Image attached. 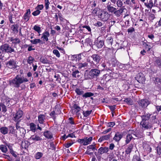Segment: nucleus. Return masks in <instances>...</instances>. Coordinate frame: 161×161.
<instances>
[{"instance_id":"nucleus-60","label":"nucleus","mask_w":161,"mask_h":161,"mask_svg":"<svg viewBox=\"0 0 161 161\" xmlns=\"http://www.w3.org/2000/svg\"><path fill=\"white\" fill-rule=\"evenodd\" d=\"M20 121H16L15 122H16V124H15V127H16V129L18 131L21 128H22V127H21L19 125V123Z\"/></svg>"},{"instance_id":"nucleus-7","label":"nucleus","mask_w":161,"mask_h":161,"mask_svg":"<svg viewBox=\"0 0 161 161\" xmlns=\"http://www.w3.org/2000/svg\"><path fill=\"white\" fill-rule=\"evenodd\" d=\"M140 125L142 126V129L144 130L150 129L152 127V124L149 121L142 120L140 123Z\"/></svg>"},{"instance_id":"nucleus-61","label":"nucleus","mask_w":161,"mask_h":161,"mask_svg":"<svg viewBox=\"0 0 161 161\" xmlns=\"http://www.w3.org/2000/svg\"><path fill=\"white\" fill-rule=\"evenodd\" d=\"M110 109V111L112 113L114 112L115 109V108L116 107V105H108L107 106Z\"/></svg>"},{"instance_id":"nucleus-22","label":"nucleus","mask_w":161,"mask_h":161,"mask_svg":"<svg viewBox=\"0 0 161 161\" xmlns=\"http://www.w3.org/2000/svg\"><path fill=\"white\" fill-rule=\"evenodd\" d=\"M113 51L110 48H107L105 49V58H108L111 57L113 54Z\"/></svg>"},{"instance_id":"nucleus-3","label":"nucleus","mask_w":161,"mask_h":161,"mask_svg":"<svg viewBox=\"0 0 161 161\" xmlns=\"http://www.w3.org/2000/svg\"><path fill=\"white\" fill-rule=\"evenodd\" d=\"M0 49L4 54L5 53L10 54L16 52L14 49L7 43H4L1 45L0 47Z\"/></svg>"},{"instance_id":"nucleus-58","label":"nucleus","mask_w":161,"mask_h":161,"mask_svg":"<svg viewBox=\"0 0 161 161\" xmlns=\"http://www.w3.org/2000/svg\"><path fill=\"white\" fill-rule=\"evenodd\" d=\"M41 28L40 26L37 25H35L33 27V29L38 33H40L41 32Z\"/></svg>"},{"instance_id":"nucleus-19","label":"nucleus","mask_w":161,"mask_h":161,"mask_svg":"<svg viewBox=\"0 0 161 161\" xmlns=\"http://www.w3.org/2000/svg\"><path fill=\"white\" fill-rule=\"evenodd\" d=\"M19 25L18 24H14L10 26V28L12 32L14 34H17L19 32L18 28Z\"/></svg>"},{"instance_id":"nucleus-12","label":"nucleus","mask_w":161,"mask_h":161,"mask_svg":"<svg viewBox=\"0 0 161 161\" xmlns=\"http://www.w3.org/2000/svg\"><path fill=\"white\" fill-rule=\"evenodd\" d=\"M107 63H108L109 65L111 66L112 67H115L119 64V62L115 58H113L107 62Z\"/></svg>"},{"instance_id":"nucleus-37","label":"nucleus","mask_w":161,"mask_h":161,"mask_svg":"<svg viewBox=\"0 0 161 161\" xmlns=\"http://www.w3.org/2000/svg\"><path fill=\"white\" fill-rule=\"evenodd\" d=\"M40 61L42 63L45 64H49V62L47 58L45 57H41L40 59Z\"/></svg>"},{"instance_id":"nucleus-44","label":"nucleus","mask_w":161,"mask_h":161,"mask_svg":"<svg viewBox=\"0 0 161 161\" xmlns=\"http://www.w3.org/2000/svg\"><path fill=\"white\" fill-rule=\"evenodd\" d=\"M0 149L2 152L4 153H6L8 151L6 146L2 144L0 145Z\"/></svg>"},{"instance_id":"nucleus-46","label":"nucleus","mask_w":161,"mask_h":161,"mask_svg":"<svg viewBox=\"0 0 161 161\" xmlns=\"http://www.w3.org/2000/svg\"><path fill=\"white\" fill-rule=\"evenodd\" d=\"M94 94L93 93L91 92H86L82 95V97L85 98L90 97L93 96Z\"/></svg>"},{"instance_id":"nucleus-49","label":"nucleus","mask_w":161,"mask_h":161,"mask_svg":"<svg viewBox=\"0 0 161 161\" xmlns=\"http://www.w3.org/2000/svg\"><path fill=\"white\" fill-rule=\"evenodd\" d=\"M141 159L140 158V155H134L132 159V161H141Z\"/></svg>"},{"instance_id":"nucleus-36","label":"nucleus","mask_w":161,"mask_h":161,"mask_svg":"<svg viewBox=\"0 0 161 161\" xmlns=\"http://www.w3.org/2000/svg\"><path fill=\"white\" fill-rule=\"evenodd\" d=\"M133 138V137L131 134H128L126 136L125 143L126 144H128Z\"/></svg>"},{"instance_id":"nucleus-48","label":"nucleus","mask_w":161,"mask_h":161,"mask_svg":"<svg viewBox=\"0 0 161 161\" xmlns=\"http://www.w3.org/2000/svg\"><path fill=\"white\" fill-rule=\"evenodd\" d=\"M73 107L76 110L75 112L76 114H78L81 109L80 108L76 103L74 104Z\"/></svg>"},{"instance_id":"nucleus-31","label":"nucleus","mask_w":161,"mask_h":161,"mask_svg":"<svg viewBox=\"0 0 161 161\" xmlns=\"http://www.w3.org/2000/svg\"><path fill=\"white\" fill-rule=\"evenodd\" d=\"M30 42L33 44H37L38 43L40 44H43L44 43V42L40 39L31 40H30Z\"/></svg>"},{"instance_id":"nucleus-16","label":"nucleus","mask_w":161,"mask_h":161,"mask_svg":"<svg viewBox=\"0 0 161 161\" xmlns=\"http://www.w3.org/2000/svg\"><path fill=\"white\" fill-rule=\"evenodd\" d=\"M108 152V148L107 147H101L98 150V153L101 155L104 153H107Z\"/></svg>"},{"instance_id":"nucleus-59","label":"nucleus","mask_w":161,"mask_h":161,"mask_svg":"<svg viewBox=\"0 0 161 161\" xmlns=\"http://www.w3.org/2000/svg\"><path fill=\"white\" fill-rule=\"evenodd\" d=\"M0 106L2 107V111L4 113L6 112L7 111V108L6 106L3 103H1L0 104Z\"/></svg>"},{"instance_id":"nucleus-27","label":"nucleus","mask_w":161,"mask_h":161,"mask_svg":"<svg viewBox=\"0 0 161 161\" xmlns=\"http://www.w3.org/2000/svg\"><path fill=\"white\" fill-rule=\"evenodd\" d=\"M50 34L47 31H45L42 34L41 38H42L43 41H46V42L48 40V37L49 36Z\"/></svg>"},{"instance_id":"nucleus-52","label":"nucleus","mask_w":161,"mask_h":161,"mask_svg":"<svg viewBox=\"0 0 161 161\" xmlns=\"http://www.w3.org/2000/svg\"><path fill=\"white\" fill-rule=\"evenodd\" d=\"M143 148L144 149L146 150L147 153H150L152 151L151 147L148 145H146V146H144Z\"/></svg>"},{"instance_id":"nucleus-56","label":"nucleus","mask_w":161,"mask_h":161,"mask_svg":"<svg viewBox=\"0 0 161 161\" xmlns=\"http://www.w3.org/2000/svg\"><path fill=\"white\" fill-rule=\"evenodd\" d=\"M94 145H91L88 146L87 147V150L92 149L93 151H95V150H97V149L96 148L95 146V144L94 143Z\"/></svg>"},{"instance_id":"nucleus-45","label":"nucleus","mask_w":161,"mask_h":161,"mask_svg":"<svg viewBox=\"0 0 161 161\" xmlns=\"http://www.w3.org/2000/svg\"><path fill=\"white\" fill-rule=\"evenodd\" d=\"M19 131V135L22 137H24L26 133V130L23 127L18 130Z\"/></svg>"},{"instance_id":"nucleus-21","label":"nucleus","mask_w":161,"mask_h":161,"mask_svg":"<svg viewBox=\"0 0 161 161\" xmlns=\"http://www.w3.org/2000/svg\"><path fill=\"white\" fill-rule=\"evenodd\" d=\"M134 145L132 143L130 144L129 145L127 148L126 149L125 152L126 154L128 155L130 154V153L132 151L133 149Z\"/></svg>"},{"instance_id":"nucleus-5","label":"nucleus","mask_w":161,"mask_h":161,"mask_svg":"<svg viewBox=\"0 0 161 161\" xmlns=\"http://www.w3.org/2000/svg\"><path fill=\"white\" fill-rule=\"evenodd\" d=\"M24 114L23 111L19 108L17 111H16V113L15 114H13V118L12 119L14 122L21 121V119Z\"/></svg>"},{"instance_id":"nucleus-28","label":"nucleus","mask_w":161,"mask_h":161,"mask_svg":"<svg viewBox=\"0 0 161 161\" xmlns=\"http://www.w3.org/2000/svg\"><path fill=\"white\" fill-rule=\"evenodd\" d=\"M152 115V114L149 113H145L144 115L142 116L141 117L142 120L145 121L146 120V121H149V120Z\"/></svg>"},{"instance_id":"nucleus-51","label":"nucleus","mask_w":161,"mask_h":161,"mask_svg":"<svg viewBox=\"0 0 161 161\" xmlns=\"http://www.w3.org/2000/svg\"><path fill=\"white\" fill-rule=\"evenodd\" d=\"M43 155V154L41 152H38L36 153L35 156V158L36 159H40Z\"/></svg>"},{"instance_id":"nucleus-54","label":"nucleus","mask_w":161,"mask_h":161,"mask_svg":"<svg viewBox=\"0 0 161 161\" xmlns=\"http://www.w3.org/2000/svg\"><path fill=\"white\" fill-rule=\"evenodd\" d=\"M56 114L55 111H53L49 114V115L53 118L54 121L56 119Z\"/></svg>"},{"instance_id":"nucleus-20","label":"nucleus","mask_w":161,"mask_h":161,"mask_svg":"<svg viewBox=\"0 0 161 161\" xmlns=\"http://www.w3.org/2000/svg\"><path fill=\"white\" fill-rule=\"evenodd\" d=\"M82 54L80 53L78 54L74 55L71 57V60L72 61H75L77 63L81 59V55Z\"/></svg>"},{"instance_id":"nucleus-25","label":"nucleus","mask_w":161,"mask_h":161,"mask_svg":"<svg viewBox=\"0 0 161 161\" xmlns=\"http://www.w3.org/2000/svg\"><path fill=\"white\" fill-rule=\"evenodd\" d=\"M73 72L72 74V76L74 78H79L80 76L81 73L78 70H75L74 71L72 69Z\"/></svg>"},{"instance_id":"nucleus-6","label":"nucleus","mask_w":161,"mask_h":161,"mask_svg":"<svg viewBox=\"0 0 161 161\" xmlns=\"http://www.w3.org/2000/svg\"><path fill=\"white\" fill-rule=\"evenodd\" d=\"M91 58L93 60L92 61L91 66L93 68H94L96 66V64H98L100 61L101 57L98 54H93L91 56Z\"/></svg>"},{"instance_id":"nucleus-11","label":"nucleus","mask_w":161,"mask_h":161,"mask_svg":"<svg viewBox=\"0 0 161 161\" xmlns=\"http://www.w3.org/2000/svg\"><path fill=\"white\" fill-rule=\"evenodd\" d=\"M123 134L122 132L117 131L115 134L113 139L115 142H119L123 136Z\"/></svg>"},{"instance_id":"nucleus-26","label":"nucleus","mask_w":161,"mask_h":161,"mask_svg":"<svg viewBox=\"0 0 161 161\" xmlns=\"http://www.w3.org/2000/svg\"><path fill=\"white\" fill-rule=\"evenodd\" d=\"M29 139L33 140L34 141H41L42 140V139L37 135H32Z\"/></svg>"},{"instance_id":"nucleus-9","label":"nucleus","mask_w":161,"mask_h":161,"mask_svg":"<svg viewBox=\"0 0 161 161\" xmlns=\"http://www.w3.org/2000/svg\"><path fill=\"white\" fill-rule=\"evenodd\" d=\"M135 79L140 83L143 84L144 83L146 78L144 75L142 73L140 72L135 77Z\"/></svg>"},{"instance_id":"nucleus-57","label":"nucleus","mask_w":161,"mask_h":161,"mask_svg":"<svg viewBox=\"0 0 161 161\" xmlns=\"http://www.w3.org/2000/svg\"><path fill=\"white\" fill-rule=\"evenodd\" d=\"M155 62L159 67H161V59L159 57L157 58Z\"/></svg>"},{"instance_id":"nucleus-53","label":"nucleus","mask_w":161,"mask_h":161,"mask_svg":"<svg viewBox=\"0 0 161 161\" xmlns=\"http://www.w3.org/2000/svg\"><path fill=\"white\" fill-rule=\"evenodd\" d=\"M94 25L97 27H101L103 25V24L101 22L99 21H97V22L94 24Z\"/></svg>"},{"instance_id":"nucleus-41","label":"nucleus","mask_w":161,"mask_h":161,"mask_svg":"<svg viewBox=\"0 0 161 161\" xmlns=\"http://www.w3.org/2000/svg\"><path fill=\"white\" fill-rule=\"evenodd\" d=\"M147 1V2L144 3L145 5L147 8H152L153 6V1H149V2H148V1Z\"/></svg>"},{"instance_id":"nucleus-43","label":"nucleus","mask_w":161,"mask_h":161,"mask_svg":"<svg viewBox=\"0 0 161 161\" xmlns=\"http://www.w3.org/2000/svg\"><path fill=\"white\" fill-rule=\"evenodd\" d=\"M75 92L78 95H83L84 94V91L82 89L76 88L75 90Z\"/></svg>"},{"instance_id":"nucleus-63","label":"nucleus","mask_w":161,"mask_h":161,"mask_svg":"<svg viewBox=\"0 0 161 161\" xmlns=\"http://www.w3.org/2000/svg\"><path fill=\"white\" fill-rule=\"evenodd\" d=\"M54 77L56 79V81H60L61 78H60V75L58 74H55L54 76Z\"/></svg>"},{"instance_id":"nucleus-38","label":"nucleus","mask_w":161,"mask_h":161,"mask_svg":"<svg viewBox=\"0 0 161 161\" xmlns=\"http://www.w3.org/2000/svg\"><path fill=\"white\" fill-rule=\"evenodd\" d=\"M124 101L126 103L130 105H132L133 103V101L132 99L130 97L126 98H125Z\"/></svg>"},{"instance_id":"nucleus-13","label":"nucleus","mask_w":161,"mask_h":161,"mask_svg":"<svg viewBox=\"0 0 161 161\" xmlns=\"http://www.w3.org/2000/svg\"><path fill=\"white\" fill-rule=\"evenodd\" d=\"M31 10L30 9L26 10V12L24 14L22 18L25 22H27L29 20L31 16Z\"/></svg>"},{"instance_id":"nucleus-17","label":"nucleus","mask_w":161,"mask_h":161,"mask_svg":"<svg viewBox=\"0 0 161 161\" xmlns=\"http://www.w3.org/2000/svg\"><path fill=\"white\" fill-rule=\"evenodd\" d=\"M104 44V42L102 40H99L97 38L95 42L94 45L98 48H101Z\"/></svg>"},{"instance_id":"nucleus-10","label":"nucleus","mask_w":161,"mask_h":161,"mask_svg":"<svg viewBox=\"0 0 161 161\" xmlns=\"http://www.w3.org/2000/svg\"><path fill=\"white\" fill-rule=\"evenodd\" d=\"M140 108H145L150 104L149 102L147 99H142L137 101Z\"/></svg>"},{"instance_id":"nucleus-34","label":"nucleus","mask_w":161,"mask_h":161,"mask_svg":"<svg viewBox=\"0 0 161 161\" xmlns=\"http://www.w3.org/2000/svg\"><path fill=\"white\" fill-rule=\"evenodd\" d=\"M30 130L34 132H35L37 130L36 125L33 123H30Z\"/></svg>"},{"instance_id":"nucleus-15","label":"nucleus","mask_w":161,"mask_h":161,"mask_svg":"<svg viewBox=\"0 0 161 161\" xmlns=\"http://www.w3.org/2000/svg\"><path fill=\"white\" fill-rule=\"evenodd\" d=\"M8 129L9 131V134L14 135L16 137L17 136V131L16 129H15L14 126L9 125L8 127Z\"/></svg>"},{"instance_id":"nucleus-64","label":"nucleus","mask_w":161,"mask_h":161,"mask_svg":"<svg viewBox=\"0 0 161 161\" xmlns=\"http://www.w3.org/2000/svg\"><path fill=\"white\" fill-rule=\"evenodd\" d=\"M41 11L37 9L32 13V14L34 16H36L40 14Z\"/></svg>"},{"instance_id":"nucleus-8","label":"nucleus","mask_w":161,"mask_h":161,"mask_svg":"<svg viewBox=\"0 0 161 161\" xmlns=\"http://www.w3.org/2000/svg\"><path fill=\"white\" fill-rule=\"evenodd\" d=\"M6 67L10 69H15L17 67L16 61L13 59H10L6 63Z\"/></svg>"},{"instance_id":"nucleus-39","label":"nucleus","mask_w":161,"mask_h":161,"mask_svg":"<svg viewBox=\"0 0 161 161\" xmlns=\"http://www.w3.org/2000/svg\"><path fill=\"white\" fill-rule=\"evenodd\" d=\"M149 43H150V42H148L147 41L146 42H143V45H145L146 47V49H147V52L150 51L151 49V46L148 44Z\"/></svg>"},{"instance_id":"nucleus-32","label":"nucleus","mask_w":161,"mask_h":161,"mask_svg":"<svg viewBox=\"0 0 161 161\" xmlns=\"http://www.w3.org/2000/svg\"><path fill=\"white\" fill-rule=\"evenodd\" d=\"M45 115L44 114H40L38 116V121L40 124L44 123V119H45Z\"/></svg>"},{"instance_id":"nucleus-47","label":"nucleus","mask_w":161,"mask_h":161,"mask_svg":"<svg viewBox=\"0 0 161 161\" xmlns=\"http://www.w3.org/2000/svg\"><path fill=\"white\" fill-rule=\"evenodd\" d=\"M88 65V64L86 62L84 63H79L78 65V69H81L82 68H84L86 67H87Z\"/></svg>"},{"instance_id":"nucleus-30","label":"nucleus","mask_w":161,"mask_h":161,"mask_svg":"<svg viewBox=\"0 0 161 161\" xmlns=\"http://www.w3.org/2000/svg\"><path fill=\"white\" fill-rule=\"evenodd\" d=\"M30 145L29 142L26 140L23 141L21 143V146L23 148H24L26 149H27L29 147V146Z\"/></svg>"},{"instance_id":"nucleus-33","label":"nucleus","mask_w":161,"mask_h":161,"mask_svg":"<svg viewBox=\"0 0 161 161\" xmlns=\"http://www.w3.org/2000/svg\"><path fill=\"white\" fill-rule=\"evenodd\" d=\"M84 138V142L83 144L84 145H87L90 144L92 140V137H90L89 138L86 137Z\"/></svg>"},{"instance_id":"nucleus-35","label":"nucleus","mask_w":161,"mask_h":161,"mask_svg":"<svg viewBox=\"0 0 161 161\" xmlns=\"http://www.w3.org/2000/svg\"><path fill=\"white\" fill-rule=\"evenodd\" d=\"M113 42V39L112 38L111 36L108 37L106 41V42L108 46L110 47L112 44Z\"/></svg>"},{"instance_id":"nucleus-24","label":"nucleus","mask_w":161,"mask_h":161,"mask_svg":"<svg viewBox=\"0 0 161 161\" xmlns=\"http://www.w3.org/2000/svg\"><path fill=\"white\" fill-rule=\"evenodd\" d=\"M44 136L47 139H51L53 138V135L52 133L48 130H46L43 132Z\"/></svg>"},{"instance_id":"nucleus-42","label":"nucleus","mask_w":161,"mask_h":161,"mask_svg":"<svg viewBox=\"0 0 161 161\" xmlns=\"http://www.w3.org/2000/svg\"><path fill=\"white\" fill-rule=\"evenodd\" d=\"M8 128L7 127H2L0 129L1 132L3 135L8 133Z\"/></svg>"},{"instance_id":"nucleus-40","label":"nucleus","mask_w":161,"mask_h":161,"mask_svg":"<svg viewBox=\"0 0 161 161\" xmlns=\"http://www.w3.org/2000/svg\"><path fill=\"white\" fill-rule=\"evenodd\" d=\"M107 8L108 11L109 12L112 13H114L115 10L116 9V8H114L113 7L110 6V5H108L107 6Z\"/></svg>"},{"instance_id":"nucleus-2","label":"nucleus","mask_w":161,"mask_h":161,"mask_svg":"<svg viewBox=\"0 0 161 161\" xmlns=\"http://www.w3.org/2000/svg\"><path fill=\"white\" fill-rule=\"evenodd\" d=\"M100 72V70L96 69H91L89 71H87L85 73V78L86 80L97 78L99 76Z\"/></svg>"},{"instance_id":"nucleus-14","label":"nucleus","mask_w":161,"mask_h":161,"mask_svg":"<svg viewBox=\"0 0 161 161\" xmlns=\"http://www.w3.org/2000/svg\"><path fill=\"white\" fill-rule=\"evenodd\" d=\"M111 136V133L108 135L103 136L99 138L98 140V142H101L103 141L108 140L110 139Z\"/></svg>"},{"instance_id":"nucleus-29","label":"nucleus","mask_w":161,"mask_h":161,"mask_svg":"<svg viewBox=\"0 0 161 161\" xmlns=\"http://www.w3.org/2000/svg\"><path fill=\"white\" fill-rule=\"evenodd\" d=\"M154 83L155 85L159 87H161V79L158 77L155 78L154 80Z\"/></svg>"},{"instance_id":"nucleus-18","label":"nucleus","mask_w":161,"mask_h":161,"mask_svg":"<svg viewBox=\"0 0 161 161\" xmlns=\"http://www.w3.org/2000/svg\"><path fill=\"white\" fill-rule=\"evenodd\" d=\"M124 9L122 8H120L119 10H115L114 13V15L117 17V19H119L120 16L122 15V13L123 12Z\"/></svg>"},{"instance_id":"nucleus-4","label":"nucleus","mask_w":161,"mask_h":161,"mask_svg":"<svg viewBox=\"0 0 161 161\" xmlns=\"http://www.w3.org/2000/svg\"><path fill=\"white\" fill-rule=\"evenodd\" d=\"M97 16L100 19L104 22L107 21L110 18V14L107 12L99 9Z\"/></svg>"},{"instance_id":"nucleus-50","label":"nucleus","mask_w":161,"mask_h":161,"mask_svg":"<svg viewBox=\"0 0 161 161\" xmlns=\"http://www.w3.org/2000/svg\"><path fill=\"white\" fill-rule=\"evenodd\" d=\"M35 60V59L33 57L31 56H30L28 57L27 62L28 64H31Z\"/></svg>"},{"instance_id":"nucleus-62","label":"nucleus","mask_w":161,"mask_h":161,"mask_svg":"<svg viewBox=\"0 0 161 161\" xmlns=\"http://www.w3.org/2000/svg\"><path fill=\"white\" fill-rule=\"evenodd\" d=\"M53 53L56 56L58 57L59 58L60 57V54L59 52V51L57 49H54L53 50Z\"/></svg>"},{"instance_id":"nucleus-23","label":"nucleus","mask_w":161,"mask_h":161,"mask_svg":"<svg viewBox=\"0 0 161 161\" xmlns=\"http://www.w3.org/2000/svg\"><path fill=\"white\" fill-rule=\"evenodd\" d=\"M9 40L12 44L16 45L19 44L21 42L20 39L18 38H14L13 37H9Z\"/></svg>"},{"instance_id":"nucleus-55","label":"nucleus","mask_w":161,"mask_h":161,"mask_svg":"<svg viewBox=\"0 0 161 161\" xmlns=\"http://www.w3.org/2000/svg\"><path fill=\"white\" fill-rule=\"evenodd\" d=\"M92 111V110L90 111H86V112L84 111L83 112V114L84 117H87L90 115Z\"/></svg>"},{"instance_id":"nucleus-1","label":"nucleus","mask_w":161,"mask_h":161,"mask_svg":"<svg viewBox=\"0 0 161 161\" xmlns=\"http://www.w3.org/2000/svg\"><path fill=\"white\" fill-rule=\"evenodd\" d=\"M22 72H20V74L17 75L13 79L9 80V84L10 86L19 88L21 84L29 81L27 78L22 75Z\"/></svg>"}]
</instances>
